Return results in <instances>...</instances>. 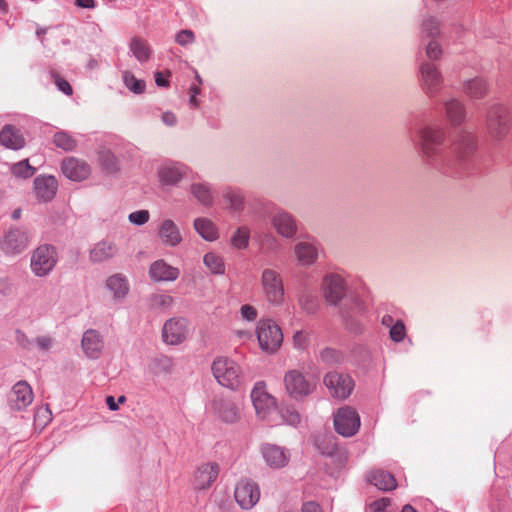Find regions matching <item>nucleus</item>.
Segmentation results:
<instances>
[{
  "label": "nucleus",
  "mask_w": 512,
  "mask_h": 512,
  "mask_svg": "<svg viewBox=\"0 0 512 512\" xmlns=\"http://www.w3.org/2000/svg\"><path fill=\"white\" fill-rule=\"evenodd\" d=\"M284 384L288 394L295 398H303L315 389V383L310 382L298 370H290L284 376Z\"/></svg>",
  "instance_id": "obj_10"
},
{
  "label": "nucleus",
  "mask_w": 512,
  "mask_h": 512,
  "mask_svg": "<svg viewBox=\"0 0 512 512\" xmlns=\"http://www.w3.org/2000/svg\"><path fill=\"white\" fill-rule=\"evenodd\" d=\"M150 277L155 281H174L179 277V269L168 265L164 260H157L151 264Z\"/></svg>",
  "instance_id": "obj_26"
},
{
  "label": "nucleus",
  "mask_w": 512,
  "mask_h": 512,
  "mask_svg": "<svg viewBox=\"0 0 512 512\" xmlns=\"http://www.w3.org/2000/svg\"><path fill=\"white\" fill-rule=\"evenodd\" d=\"M187 173V167L180 163H165L159 169V178L163 184H176Z\"/></svg>",
  "instance_id": "obj_27"
},
{
  "label": "nucleus",
  "mask_w": 512,
  "mask_h": 512,
  "mask_svg": "<svg viewBox=\"0 0 512 512\" xmlns=\"http://www.w3.org/2000/svg\"><path fill=\"white\" fill-rule=\"evenodd\" d=\"M191 96H190V104L193 107H196L198 105L196 96L200 93L199 86H192L190 88Z\"/></svg>",
  "instance_id": "obj_59"
},
{
  "label": "nucleus",
  "mask_w": 512,
  "mask_h": 512,
  "mask_svg": "<svg viewBox=\"0 0 512 512\" xmlns=\"http://www.w3.org/2000/svg\"><path fill=\"white\" fill-rule=\"evenodd\" d=\"M261 288L265 299L274 306H280L284 302L285 289L281 274L272 268H266L261 274Z\"/></svg>",
  "instance_id": "obj_7"
},
{
  "label": "nucleus",
  "mask_w": 512,
  "mask_h": 512,
  "mask_svg": "<svg viewBox=\"0 0 512 512\" xmlns=\"http://www.w3.org/2000/svg\"><path fill=\"white\" fill-rule=\"evenodd\" d=\"M322 292L325 300L331 305H337L345 298V307L341 308V315L348 328L358 333L361 331L360 320L367 310L366 301L358 297H346V282L344 276L338 272H331L324 276Z\"/></svg>",
  "instance_id": "obj_2"
},
{
  "label": "nucleus",
  "mask_w": 512,
  "mask_h": 512,
  "mask_svg": "<svg viewBox=\"0 0 512 512\" xmlns=\"http://www.w3.org/2000/svg\"><path fill=\"white\" fill-rule=\"evenodd\" d=\"M251 400L257 416L270 426L283 423L296 426L300 423V415L294 408L277 407L276 399L267 391L263 381L255 383L251 391Z\"/></svg>",
  "instance_id": "obj_3"
},
{
  "label": "nucleus",
  "mask_w": 512,
  "mask_h": 512,
  "mask_svg": "<svg viewBox=\"0 0 512 512\" xmlns=\"http://www.w3.org/2000/svg\"><path fill=\"white\" fill-rule=\"evenodd\" d=\"M117 253L116 245L107 240H103L94 245L90 251V260L95 263L104 262L112 258Z\"/></svg>",
  "instance_id": "obj_28"
},
{
  "label": "nucleus",
  "mask_w": 512,
  "mask_h": 512,
  "mask_svg": "<svg viewBox=\"0 0 512 512\" xmlns=\"http://www.w3.org/2000/svg\"><path fill=\"white\" fill-rule=\"evenodd\" d=\"M421 33L428 38H431L426 47V55L431 60H437L442 55V49L435 38L439 35V23L433 18L429 17L422 23Z\"/></svg>",
  "instance_id": "obj_18"
},
{
  "label": "nucleus",
  "mask_w": 512,
  "mask_h": 512,
  "mask_svg": "<svg viewBox=\"0 0 512 512\" xmlns=\"http://www.w3.org/2000/svg\"><path fill=\"white\" fill-rule=\"evenodd\" d=\"M303 512H322L321 507L319 504L313 501H309L303 504L302 506Z\"/></svg>",
  "instance_id": "obj_57"
},
{
  "label": "nucleus",
  "mask_w": 512,
  "mask_h": 512,
  "mask_svg": "<svg viewBox=\"0 0 512 512\" xmlns=\"http://www.w3.org/2000/svg\"><path fill=\"white\" fill-rule=\"evenodd\" d=\"M106 287L116 300L125 298L129 292L128 280L121 274H115L109 277L106 281Z\"/></svg>",
  "instance_id": "obj_32"
},
{
  "label": "nucleus",
  "mask_w": 512,
  "mask_h": 512,
  "mask_svg": "<svg viewBox=\"0 0 512 512\" xmlns=\"http://www.w3.org/2000/svg\"><path fill=\"white\" fill-rule=\"evenodd\" d=\"M76 5L82 8H94V0H76Z\"/></svg>",
  "instance_id": "obj_60"
},
{
  "label": "nucleus",
  "mask_w": 512,
  "mask_h": 512,
  "mask_svg": "<svg viewBox=\"0 0 512 512\" xmlns=\"http://www.w3.org/2000/svg\"><path fill=\"white\" fill-rule=\"evenodd\" d=\"M34 399L31 386L26 381H18L11 390L9 402L13 410H24Z\"/></svg>",
  "instance_id": "obj_19"
},
{
  "label": "nucleus",
  "mask_w": 512,
  "mask_h": 512,
  "mask_svg": "<svg viewBox=\"0 0 512 512\" xmlns=\"http://www.w3.org/2000/svg\"><path fill=\"white\" fill-rule=\"evenodd\" d=\"M20 216H21V210L20 209H16V210L13 211V213H12L13 219H19Z\"/></svg>",
  "instance_id": "obj_64"
},
{
  "label": "nucleus",
  "mask_w": 512,
  "mask_h": 512,
  "mask_svg": "<svg viewBox=\"0 0 512 512\" xmlns=\"http://www.w3.org/2000/svg\"><path fill=\"white\" fill-rule=\"evenodd\" d=\"M57 261L58 254L56 248L52 245L44 244L33 251L30 267L36 276L44 277L54 269Z\"/></svg>",
  "instance_id": "obj_8"
},
{
  "label": "nucleus",
  "mask_w": 512,
  "mask_h": 512,
  "mask_svg": "<svg viewBox=\"0 0 512 512\" xmlns=\"http://www.w3.org/2000/svg\"><path fill=\"white\" fill-rule=\"evenodd\" d=\"M159 236L163 243L176 246L182 241V236L177 225L172 220H164L159 229Z\"/></svg>",
  "instance_id": "obj_31"
},
{
  "label": "nucleus",
  "mask_w": 512,
  "mask_h": 512,
  "mask_svg": "<svg viewBox=\"0 0 512 512\" xmlns=\"http://www.w3.org/2000/svg\"><path fill=\"white\" fill-rule=\"evenodd\" d=\"M58 182L54 176H38L34 180V189L39 200L47 202L54 198Z\"/></svg>",
  "instance_id": "obj_25"
},
{
  "label": "nucleus",
  "mask_w": 512,
  "mask_h": 512,
  "mask_svg": "<svg viewBox=\"0 0 512 512\" xmlns=\"http://www.w3.org/2000/svg\"><path fill=\"white\" fill-rule=\"evenodd\" d=\"M212 373L217 382L227 388L236 390L244 383L241 366L228 357H217L212 363Z\"/></svg>",
  "instance_id": "obj_4"
},
{
  "label": "nucleus",
  "mask_w": 512,
  "mask_h": 512,
  "mask_svg": "<svg viewBox=\"0 0 512 512\" xmlns=\"http://www.w3.org/2000/svg\"><path fill=\"white\" fill-rule=\"evenodd\" d=\"M319 247L314 240L298 242L294 247V253L298 263L302 266L314 264L318 258Z\"/></svg>",
  "instance_id": "obj_22"
},
{
  "label": "nucleus",
  "mask_w": 512,
  "mask_h": 512,
  "mask_svg": "<svg viewBox=\"0 0 512 512\" xmlns=\"http://www.w3.org/2000/svg\"><path fill=\"white\" fill-rule=\"evenodd\" d=\"M368 481L382 491H390L397 486L394 476L381 469L373 470L368 476Z\"/></svg>",
  "instance_id": "obj_29"
},
{
  "label": "nucleus",
  "mask_w": 512,
  "mask_h": 512,
  "mask_svg": "<svg viewBox=\"0 0 512 512\" xmlns=\"http://www.w3.org/2000/svg\"><path fill=\"white\" fill-rule=\"evenodd\" d=\"M321 359L328 365L339 364L343 361V354L333 348H326L321 352Z\"/></svg>",
  "instance_id": "obj_46"
},
{
  "label": "nucleus",
  "mask_w": 512,
  "mask_h": 512,
  "mask_svg": "<svg viewBox=\"0 0 512 512\" xmlns=\"http://www.w3.org/2000/svg\"><path fill=\"white\" fill-rule=\"evenodd\" d=\"M334 426L339 434L345 437L353 436L360 428V417L350 407L340 408L334 416Z\"/></svg>",
  "instance_id": "obj_14"
},
{
  "label": "nucleus",
  "mask_w": 512,
  "mask_h": 512,
  "mask_svg": "<svg viewBox=\"0 0 512 512\" xmlns=\"http://www.w3.org/2000/svg\"><path fill=\"white\" fill-rule=\"evenodd\" d=\"M123 81L125 86L136 94H141L145 90V82L137 79L132 73L125 71L123 72Z\"/></svg>",
  "instance_id": "obj_40"
},
{
  "label": "nucleus",
  "mask_w": 512,
  "mask_h": 512,
  "mask_svg": "<svg viewBox=\"0 0 512 512\" xmlns=\"http://www.w3.org/2000/svg\"><path fill=\"white\" fill-rule=\"evenodd\" d=\"M271 221L276 231L283 237H293L297 231L295 219L284 210H277L273 214Z\"/></svg>",
  "instance_id": "obj_24"
},
{
  "label": "nucleus",
  "mask_w": 512,
  "mask_h": 512,
  "mask_svg": "<svg viewBox=\"0 0 512 512\" xmlns=\"http://www.w3.org/2000/svg\"><path fill=\"white\" fill-rule=\"evenodd\" d=\"M219 465L215 462L203 463L194 472L192 485L196 490L210 488L219 475Z\"/></svg>",
  "instance_id": "obj_17"
},
{
  "label": "nucleus",
  "mask_w": 512,
  "mask_h": 512,
  "mask_svg": "<svg viewBox=\"0 0 512 512\" xmlns=\"http://www.w3.org/2000/svg\"><path fill=\"white\" fill-rule=\"evenodd\" d=\"M149 212L147 210H138L129 215V221L136 225H143L149 220Z\"/></svg>",
  "instance_id": "obj_50"
},
{
  "label": "nucleus",
  "mask_w": 512,
  "mask_h": 512,
  "mask_svg": "<svg viewBox=\"0 0 512 512\" xmlns=\"http://www.w3.org/2000/svg\"><path fill=\"white\" fill-rule=\"evenodd\" d=\"M240 315L242 319L253 322L257 319L258 311L254 306L250 304H244L240 308Z\"/></svg>",
  "instance_id": "obj_49"
},
{
  "label": "nucleus",
  "mask_w": 512,
  "mask_h": 512,
  "mask_svg": "<svg viewBox=\"0 0 512 512\" xmlns=\"http://www.w3.org/2000/svg\"><path fill=\"white\" fill-rule=\"evenodd\" d=\"M30 243V235L27 230L10 229L0 243L1 250L7 255H16L23 252Z\"/></svg>",
  "instance_id": "obj_15"
},
{
  "label": "nucleus",
  "mask_w": 512,
  "mask_h": 512,
  "mask_svg": "<svg viewBox=\"0 0 512 512\" xmlns=\"http://www.w3.org/2000/svg\"><path fill=\"white\" fill-rule=\"evenodd\" d=\"M324 384L330 394L339 399L347 398L354 389V381L348 374L329 372L324 377Z\"/></svg>",
  "instance_id": "obj_11"
},
{
  "label": "nucleus",
  "mask_w": 512,
  "mask_h": 512,
  "mask_svg": "<svg viewBox=\"0 0 512 512\" xmlns=\"http://www.w3.org/2000/svg\"><path fill=\"white\" fill-rule=\"evenodd\" d=\"M53 141L58 148L65 151H71L76 147V140L66 132L55 133Z\"/></svg>",
  "instance_id": "obj_39"
},
{
  "label": "nucleus",
  "mask_w": 512,
  "mask_h": 512,
  "mask_svg": "<svg viewBox=\"0 0 512 512\" xmlns=\"http://www.w3.org/2000/svg\"><path fill=\"white\" fill-rule=\"evenodd\" d=\"M192 193L203 205L212 203V193L206 184H195L192 186Z\"/></svg>",
  "instance_id": "obj_41"
},
{
  "label": "nucleus",
  "mask_w": 512,
  "mask_h": 512,
  "mask_svg": "<svg viewBox=\"0 0 512 512\" xmlns=\"http://www.w3.org/2000/svg\"><path fill=\"white\" fill-rule=\"evenodd\" d=\"M445 133L442 128L427 126L418 132V145L425 162L444 174L457 177L471 167L477 149L474 134L463 132L449 151L442 147Z\"/></svg>",
  "instance_id": "obj_1"
},
{
  "label": "nucleus",
  "mask_w": 512,
  "mask_h": 512,
  "mask_svg": "<svg viewBox=\"0 0 512 512\" xmlns=\"http://www.w3.org/2000/svg\"><path fill=\"white\" fill-rule=\"evenodd\" d=\"M261 453L266 464L275 469L286 466L290 459V454L285 448L274 444H264Z\"/></svg>",
  "instance_id": "obj_21"
},
{
  "label": "nucleus",
  "mask_w": 512,
  "mask_h": 512,
  "mask_svg": "<svg viewBox=\"0 0 512 512\" xmlns=\"http://www.w3.org/2000/svg\"><path fill=\"white\" fill-rule=\"evenodd\" d=\"M382 324L386 327L391 328L393 324H395L394 319L390 315H384L382 317Z\"/></svg>",
  "instance_id": "obj_62"
},
{
  "label": "nucleus",
  "mask_w": 512,
  "mask_h": 512,
  "mask_svg": "<svg viewBox=\"0 0 512 512\" xmlns=\"http://www.w3.org/2000/svg\"><path fill=\"white\" fill-rule=\"evenodd\" d=\"M188 336V321L185 318H171L162 329L163 341L169 345H178Z\"/></svg>",
  "instance_id": "obj_16"
},
{
  "label": "nucleus",
  "mask_w": 512,
  "mask_h": 512,
  "mask_svg": "<svg viewBox=\"0 0 512 512\" xmlns=\"http://www.w3.org/2000/svg\"><path fill=\"white\" fill-rule=\"evenodd\" d=\"M13 288V282L10 278L4 277L0 279V293L7 295L11 293Z\"/></svg>",
  "instance_id": "obj_55"
},
{
  "label": "nucleus",
  "mask_w": 512,
  "mask_h": 512,
  "mask_svg": "<svg viewBox=\"0 0 512 512\" xmlns=\"http://www.w3.org/2000/svg\"><path fill=\"white\" fill-rule=\"evenodd\" d=\"M443 84V77L436 65L423 62L420 65V86L429 97L436 96Z\"/></svg>",
  "instance_id": "obj_13"
},
{
  "label": "nucleus",
  "mask_w": 512,
  "mask_h": 512,
  "mask_svg": "<svg viewBox=\"0 0 512 512\" xmlns=\"http://www.w3.org/2000/svg\"><path fill=\"white\" fill-rule=\"evenodd\" d=\"M310 343V334L307 331H297L293 336V344L296 349L305 350Z\"/></svg>",
  "instance_id": "obj_47"
},
{
  "label": "nucleus",
  "mask_w": 512,
  "mask_h": 512,
  "mask_svg": "<svg viewBox=\"0 0 512 512\" xmlns=\"http://www.w3.org/2000/svg\"><path fill=\"white\" fill-rule=\"evenodd\" d=\"M250 232L247 227H240L232 236V245L238 249H244L248 246Z\"/></svg>",
  "instance_id": "obj_43"
},
{
  "label": "nucleus",
  "mask_w": 512,
  "mask_h": 512,
  "mask_svg": "<svg viewBox=\"0 0 512 512\" xmlns=\"http://www.w3.org/2000/svg\"><path fill=\"white\" fill-rule=\"evenodd\" d=\"M511 120L509 111L502 105H494L487 115V130L496 139L505 137L510 130Z\"/></svg>",
  "instance_id": "obj_9"
},
{
  "label": "nucleus",
  "mask_w": 512,
  "mask_h": 512,
  "mask_svg": "<svg viewBox=\"0 0 512 512\" xmlns=\"http://www.w3.org/2000/svg\"><path fill=\"white\" fill-rule=\"evenodd\" d=\"M224 196L229 201L231 209L234 211L242 210L244 198L238 189L228 188Z\"/></svg>",
  "instance_id": "obj_42"
},
{
  "label": "nucleus",
  "mask_w": 512,
  "mask_h": 512,
  "mask_svg": "<svg viewBox=\"0 0 512 512\" xmlns=\"http://www.w3.org/2000/svg\"><path fill=\"white\" fill-rule=\"evenodd\" d=\"M52 77L54 79V83L58 87L60 91H62L66 95H71L73 90L71 85L62 77H60L57 73L52 72Z\"/></svg>",
  "instance_id": "obj_51"
},
{
  "label": "nucleus",
  "mask_w": 512,
  "mask_h": 512,
  "mask_svg": "<svg viewBox=\"0 0 512 512\" xmlns=\"http://www.w3.org/2000/svg\"><path fill=\"white\" fill-rule=\"evenodd\" d=\"M446 116L453 126L460 125L465 118V107L456 99L449 100L445 103Z\"/></svg>",
  "instance_id": "obj_33"
},
{
  "label": "nucleus",
  "mask_w": 512,
  "mask_h": 512,
  "mask_svg": "<svg viewBox=\"0 0 512 512\" xmlns=\"http://www.w3.org/2000/svg\"><path fill=\"white\" fill-rule=\"evenodd\" d=\"M390 503L389 498L378 499L370 505V510L375 512H387L386 509L390 506Z\"/></svg>",
  "instance_id": "obj_53"
},
{
  "label": "nucleus",
  "mask_w": 512,
  "mask_h": 512,
  "mask_svg": "<svg viewBox=\"0 0 512 512\" xmlns=\"http://www.w3.org/2000/svg\"><path fill=\"white\" fill-rule=\"evenodd\" d=\"M61 169L68 179L77 182L85 180L91 173L90 166L84 160L75 157L65 158Z\"/></svg>",
  "instance_id": "obj_20"
},
{
  "label": "nucleus",
  "mask_w": 512,
  "mask_h": 512,
  "mask_svg": "<svg viewBox=\"0 0 512 512\" xmlns=\"http://www.w3.org/2000/svg\"><path fill=\"white\" fill-rule=\"evenodd\" d=\"M390 337L395 342L402 341L406 336L405 325L401 320H397L390 328Z\"/></svg>",
  "instance_id": "obj_48"
},
{
  "label": "nucleus",
  "mask_w": 512,
  "mask_h": 512,
  "mask_svg": "<svg viewBox=\"0 0 512 512\" xmlns=\"http://www.w3.org/2000/svg\"><path fill=\"white\" fill-rule=\"evenodd\" d=\"M0 143L7 148L17 150L24 146L25 140L17 129L6 125L0 132Z\"/></svg>",
  "instance_id": "obj_30"
},
{
  "label": "nucleus",
  "mask_w": 512,
  "mask_h": 512,
  "mask_svg": "<svg viewBox=\"0 0 512 512\" xmlns=\"http://www.w3.org/2000/svg\"><path fill=\"white\" fill-rule=\"evenodd\" d=\"M37 346L42 351H48L53 344V339L50 336H39L36 339Z\"/></svg>",
  "instance_id": "obj_54"
},
{
  "label": "nucleus",
  "mask_w": 512,
  "mask_h": 512,
  "mask_svg": "<svg viewBox=\"0 0 512 512\" xmlns=\"http://www.w3.org/2000/svg\"><path fill=\"white\" fill-rule=\"evenodd\" d=\"M81 344L85 355L91 359H98L104 347L102 336L94 329L83 334Z\"/></svg>",
  "instance_id": "obj_23"
},
{
  "label": "nucleus",
  "mask_w": 512,
  "mask_h": 512,
  "mask_svg": "<svg viewBox=\"0 0 512 512\" xmlns=\"http://www.w3.org/2000/svg\"><path fill=\"white\" fill-rule=\"evenodd\" d=\"M402 512H417L411 505H405Z\"/></svg>",
  "instance_id": "obj_63"
},
{
  "label": "nucleus",
  "mask_w": 512,
  "mask_h": 512,
  "mask_svg": "<svg viewBox=\"0 0 512 512\" xmlns=\"http://www.w3.org/2000/svg\"><path fill=\"white\" fill-rule=\"evenodd\" d=\"M204 263L214 274H223L225 272V264L222 257L215 253H207L204 256Z\"/></svg>",
  "instance_id": "obj_38"
},
{
  "label": "nucleus",
  "mask_w": 512,
  "mask_h": 512,
  "mask_svg": "<svg viewBox=\"0 0 512 512\" xmlns=\"http://www.w3.org/2000/svg\"><path fill=\"white\" fill-rule=\"evenodd\" d=\"M243 400L239 397L218 396L211 403L215 416L224 423L233 424L242 417Z\"/></svg>",
  "instance_id": "obj_6"
},
{
  "label": "nucleus",
  "mask_w": 512,
  "mask_h": 512,
  "mask_svg": "<svg viewBox=\"0 0 512 512\" xmlns=\"http://www.w3.org/2000/svg\"><path fill=\"white\" fill-rule=\"evenodd\" d=\"M150 308L153 310L165 311L172 307L174 299L165 293H156L149 298Z\"/></svg>",
  "instance_id": "obj_37"
},
{
  "label": "nucleus",
  "mask_w": 512,
  "mask_h": 512,
  "mask_svg": "<svg viewBox=\"0 0 512 512\" xmlns=\"http://www.w3.org/2000/svg\"><path fill=\"white\" fill-rule=\"evenodd\" d=\"M234 498L242 509L253 508L260 499V489L254 481L241 479L234 491Z\"/></svg>",
  "instance_id": "obj_12"
},
{
  "label": "nucleus",
  "mask_w": 512,
  "mask_h": 512,
  "mask_svg": "<svg viewBox=\"0 0 512 512\" xmlns=\"http://www.w3.org/2000/svg\"><path fill=\"white\" fill-rule=\"evenodd\" d=\"M130 51L133 56L141 63L149 60L151 56V48L148 42L140 37H133L129 44Z\"/></svg>",
  "instance_id": "obj_34"
},
{
  "label": "nucleus",
  "mask_w": 512,
  "mask_h": 512,
  "mask_svg": "<svg viewBox=\"0 0 512 512\" xmlns=\"http://www.w3.org/2000/svg\"><path fill=\"white\" fill-rule=\"evenodd\" d=\"M170 72H167L166 74L162 72H157L155 74V82L159 87H168L169 86V80Z\"/></svg>",
  "instance_id": "obj_56"
},
{
  "label": "nucleus",
  "mask_w": 512,
  "mask_h": 512,
  "mask_svg": "<svg viewBox=\"0 0 512 512\" xmlns=\"http://www.w3.org/2000/svg\"><path fill=\"white\" fill-rule=\"evenodd\" d=\"M193 41H194V33L191 30H181L176 35V42L181 46L190 44Z\"/></svg>",
  "instance_id": "obj_52"
},
{
  "label": "nucleus",
  "mask_w": 512,
  "mask_h": 512,
  "mask_svg": "<svg viewBox=\"0 0 512 512\" xmlns=\"http://www.w3.org/2000/svg\"><path fill=\"white\" fill-rule=\"evenodd\" d=\"M194 228L207 241H214L218 237V231L212 221L206 218H197L194 221Z\"/></svg>",
  "instance_id": "obj_36"
},
{
  "label": "nucleus",
  "mask_w": 512,
  "mask_h": 512,
  "mask_svg": "<svg viewBox=\"0 0 512 512\" xmlns=\"http://www.w3.org/2000/svg\"><path fill=\"white\" fill-rule=\"evenodd\" d=\"M99 162L103 169L108 173H112L117 170L116 158L109 150L99 152Z\"/></svg>",
  "instance_id": "obj_44"
},
{
  "label": "nucleus",
  "mask_w": 512,
  "mask_h": 512,
  "mask_svg": "<svg viewBox=\"0 0 512 512\" xmlns=\"http://www.w3.org/2000/svg\"><path fill=\"white\" fill-rule=\"evenodd\" d=\"M106 404L108 408L112 411H116L119 408L118 403L115 401L113 396H108L106 398Z\"/></svg>",
  "instance_id": "obj_61"
},
{
  "label": "nucleus",
  "mask_w": 512,
  "mask_h": 512,
  "mask_svg": "<svg viewBox=\"0 0 512 512\" xmlns=\"http://www.w3.org/2000/svg\"><path fill=\"white\" fill-rule=\"evenodd\" d=\"M256 336L260 349L267 354H275L283 343L282 329L271 318H262L257 322Z\"/></svg>",
  "instance_id": "obj_5"
},
{
  "label": "nucleus",
  "mask_w": 512,
  "mask_h": 512,
  "mask_svg": "<svg viewBox=\"0 0 512 512\" xmlns=\"http://www.w3.org/2000/svg\"><path fill=\"white\" fill-rule=\"evenodd\" d=\"M488 91L487 82L480 77L467 81L464 85V92L471 98H483Z\"/></svg>",
  "instance_id": "obj_35"
},
{
  "label": "nucleus",
  "mask_w": 512,
  "mask_h": 512,
  "mask_svg": "<svg viewBox=\"0 0 512 512\" xmlns=\"http://www.w3.org/2000/svg\"><path fill=\"white\" fill-rule=\"evenodd\" d=\"M12 173L16 177L29 178L34 175L35 168L30 166L28 160H22L12 166Z\"/></svg>",
  "instance_id": "obj_45"
},
{
  "label": "nucleus",
  "mask_w": 512,
  "mask_h": 512,
  "mask_svg": "<svg viewBox=\"0 0 512 512\" xmlns=\"http://www.w3.org/2000/svg\"><path fill=\"white\" fill-rule=\"evenodd\" d=\"M162 121L168 126H173L176 124V116L172 112H165L162 114Z\"/></svg>",
  "instance_id": "obj_58"
}]
</instances>
